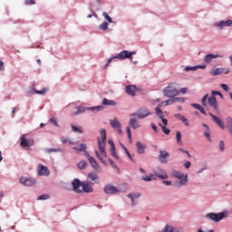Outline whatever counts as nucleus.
Returning a JSON list of instances; mask_svg holds the SVG:
<instances>
[{"label": "nucleus", "mask_w": 232, "mask_h": 232, "mask_svg": "<svg viewBox=\"0 0 232 232\" xmlns=\"http://www.w3.org/2000/svg\"><path fill=\"white\" fill-rule=\"evenodd\" d=\"M161 232H179V229L175 228L172 226L166 225Z\"/></svg>", "instance_id": "28"}, {"label": "nucleus", "mask_w": 232, "mask_h": 232, "mask_svg": "<svg viewBox=\"0 0 232 232\" xmlns=\"http://www.w3.org/2000/svg\"><path fill=\"white\" fill-rule=\"evenodd\" d=\"M155 111L156 115H158L160 119H161V121L163 122L164 126H168V120L164 118V112L162 111V110H160V107H156Z\"/></svg>", "instance_id": "19"}, {"label": "nucleus", "mask_w": 232, "mask_h": 232, "mask_svg": "<svg viewBox=\"0 0 232 232\" xmlns=\"http://www.w3.org/2000/svg\"><path fill=\"white\" fill-rule=\"evenodd\" d=\"M176 140H177V143L179 144V146H182V134L180 133V131H177Z\"/></svg>", "instance_id": "34"}, {"label": "nucleus", "mask_w": 232, "mask_h": 232, "mask_svg": "<svg viewBox=\"0 0 232 232\" xmlns=\"http://www.w3.org/2000/svg\"><path fill=\"white\" fill-rule=\"evenodd\" d=\"M85 155L92 168H93V169H99V163H97L95 158L92 157L88 152H85Z\"/></svg>", "instance_id": "15"}, {"label": "nucleus", "mask_w": 232, "mask_h": 232, "mask_svg": "<svg viewBox=\"0 0 232 232\" xmlns=\"http://www.w3.org/2000/svg\"><path fill=\"white\" fill-rule=\"evenodd\" d=\"M139 197H140V193H130L128 195V198L132 201V206H135V198H139Z\"/></svg>", "instance_id": "31"}, {"label": "nucleus", "mask_w": 232, "mask_h": 232, "mask_svg": "<svg viewBox=\"0 0 232 232\" xmlns=\"http://www.w3.org/2000/svg\"><path fill=\"white\" fill-rule=\"evenodd\" d=\"M87 179L91 180V184H99V175L95 172L89 173Z\"/></svg>", "instance_id": "20"}, {"label": "nucleus", "mask_w": 232, "mask_h": 232, "mask_svg": "<svg viewBox=\"0 0 232 232\" xmlns=\"http://www.w3.org/2000/svg\"><path fill=\"white\" fill-rule=\"evenodd\" d=\"M20 145L22 148H30V146H34V140L26 139L25 135L24 134L20 137Z\"/></svg>", "instance_id": "10"}, {"label": "nucleus", "mask_w": 232, "mask_h": 232, "mask_svg": "<svg viewBox=\"0 0 232 232\" xmlns=\"http://www.w3.org/2000/svg\"><path fill=\"white\" fill-rule=\"evenodd\" d=\"M142 180H145V182H151V180H153V174H151L150 176L145 175L141 177Z\"/></svg>", "instance_id": "36"}, {"label": "nucleus", "mask_w": 232, "mask_h": 232, "mask_svg": "<svg viewBox=\"0 0 232 232\" xmlns=\"http://www.w3.org/2000/svg\"><path fill=\"white\" fill-rule=\"evenodd\" d=\"M201 104H203V106H208H208H210L214 111H218V102H217V97H209V94H205L201 100Z\"/></svg>", "instance_id": "2"}, {"label": "nucleus", "mask_w": 232, "mask_h": 232, "mask_svg": "<svg viewBox=\"0 0 232 232\" xmlns=\"http://www.w3.org/2000/svg\"><path fill=\"white\" fill-rule=\"evenodd\" d=\"M186 99L184 98H173L171 101V104H175V102H184Z\"/></svg>", "instance_id": "40"}, {"label": "nucleus", "mask_w": 232, "mask_h": 232, "mask_svg": "<svg viewBox=\"0 0 232 232\" xmlns=\"http://www.w3.org/2000/svg\"><path fill=\"white\" fill-rule=\"evenodd\" d=\"M160 126H161V130L165 135H169L170 130L168 128H166V126L162 125L161 123H160Z\"/></svg>", "instance_id": "41"}, {"label": "nucleus", "mask_w": 232, "mask_h": 232, "mask_svg": "<svg viewBox=\"0 0 232 232\" xmlns=\"http://www.w3.org/2000/svg\"><path fill=\"white\" fill-rule=\"evenodd\" d=\"M126 155H127V157H129L130 160H131L132 162H135V160H133V157L131 156V153H130V151H127Z\"/></svg>", "instance_id": "57"}, {"label": "nucleus", "mask_w": 232, "mask_h": 232, "mask_svg": "<svg viewBox=\"0 0 232 232\" xmlns=\"http://www.w3.org/2000/svg\"><path fill=\"white\" fill-rule=\"evenodd\" d=\"M50 122H52V124H53V126H59V123L57 122V118H52L50 120Z\"/></svg>", "instance_id": "47"}, {"label": "nucleus", "mask_w": 232, "mask_h": 232, "mask_svg": "<svg viewBox=\"0 0 232 232\" xmlns=\"http://www.w3.org/2000/svg\"><path fill=\"white\" fill-rule=\"evenodd\" d=\"M208 115L211 116L212 121H214V122H215L216 124H218V126H219V128H221V130H226V125H224V121H222L220 120V118L215 116V114H213V113H211V112H209Z\"/></svg>", "instance_id": "17"}, {"label": "nucleus", "mask_w": 232, "mask_h": 232, "mask_svg": "<svg viewBox=\"0 0 232 232\" xmlns=\"http://www.w3.org/2000/svg\"><path fill=\"white\" fill-rule=\"evenodd\" d=\"M221 88L224 92H229V86H227V84L221 83Z\"/></svg>", "instance_id": "51"}, {"label": "nucleus", "mask_w": 232, "mask_h": 232, "mask_svg": "<svg viewBox=\"0 0 232 232\" xmlns=\"http://www.w3.org/2000/svg\"><path fill=\"white\" fill-rule=\"evenodd\" d=\"M20 184H23L24 186H35L36 180L30 178L22 177L19 179Z\"/></svg>", "instance_id": "11"}, {"label": "nucleus", "mask_w": 232, "mask_h": 232, "mask_svg": "<svg viewBox=\"0 0 232 232\" xmlns=\"http://www.w3.org/2000/svg\"><path fill=\"white\" fill-rule=\"evenodd\" d=\"M180 121L181 122H183V124H185V126H189V121L186 119L185 116H183V118Z\"/></svg>", "instance_id": "50"}, {"label": "nucleus", "mask_w": 232, "mask_h": 232, "mask_svg": "<svg viewBox=\"0 0 232 232\" xmlns=\"http://www.w3.org/2000/svg\"><path fill=\"white\" fill-rule=\"evenodd\" d=\"M50 175V169H48V167L44 165L38 166V176L39 177H48Z\"/></svg>", "instance_id": "14"}, {"label": "nucleus", "mask_w": 232, "mask_h": 232, "mask_svg": "<svg viewBox=\"0 0 232 232\" xmlns=\"http://www.w3.org/2000/svg\"><path fill=\"white\" fill-rule=\"evenodd\" d=\"M155 175L158 177V179H161L162 180H166L169 179L168 173H166V171L162 169L155 171Z\"/></svg>", "instance_id": "22"}, {"label": "nucleus", "mask_w": 232, "mask_h": 232, "mask_svg": "<svg viewBox=\"0 0 232 232\" xmlns=\"http://www.w3.org/2000/svg\"><path fill=\"white\" fill-rule=\"evenodd\" d=\"M151 128H152V130H154L155 133L158 132L157 125H155V123H151Z\"/></svg>", "instance_id": "61"}, {"label": "nucleus", "mask_w": 232, "mask_h": 232, "mask_svg": "<svg viewBox=\"0 0 232 232\" xmlns=\"http://www.w3.org/2000/svg\"><path fill=\"white\" fill-rule=\"evenodd\" d=\"M191 106L193 108H196V110H198L200 111V113H203V115H207L206 110H204V107H202L200 104H198V103H192Z\"/></svg>", "instance_id": "29"}, {"label": "nucleus", "mask_w": 232, "mask_h": 232, "mask_svg": "<svg viewBox=\"0 0 232 232\" xmlns=\"http://www.w3.org/2000/svg\"><path fill=\"white\" fill-rule=\"evenodd\" d=\"M214 26H216L219 30H222L224 26H232V20L231 19H228L227 21L221 20L214 24Z\"/></svg>", "instance_id": "13"}, {"label": "nucleus", "mask_w": 232, "mask_h": 232, "mask_svg": "<svg viewBox=\"0 0 232 232\" xmlns=\"http://www.w3.org/2000/svg\"><path fill=\"white\" fill-rule=\"evenodd\" d=\"M73 150L78 152L79 151H86V144H80L76 147H73Z\"/></svg>", "instance_id": "33"}, {"label": "nucleus", "mask_w": 232, "mask_h": 232, "mask_svg": "<svg viewBox=\"0 0 232 232\" xmlns=\"http://www.w3.org/2000/svg\"><path fill=\"white\" fill-rule=\"evenodd\" d=\"M126 131H127V134H128V139H129V140H130V142L131 144V142H132V140H131V129L130 127H127L126 128Z\"/></svg>", "instance_id": "42"}, {"label": "nucleus", "mask_w": 232, "mask_h": 232, "mask_svg": "<svg viewBox=\"0 0 232 232\" xmlns=\"http://www.w3.org/2000/svg\"><path fill=\"white\" fill-rule=\"evenodd\" d=\"M172 175L176 179H180V180L178 182V186H186V184H188V175L184 176L182 172H179L177 170H174Z\"/></svg>", "instance_id": "8"}, {"label": "nucleus", "mask_w": 232, "mask_h": 232, "mask_svg": "<svg viewBox=\"0 0 232 232\" xmlns=\"http://www.w3.org/2000/svg\"><path fill=\"white\" fill-rule=\"evenodd\" d=\"M184 167L186 168V169H189V168H191V162L187 161L184 165Z\"/></svg>", "instance_id": "56"}, {"label": "nucleus", "mask_w": 232, "mask_h": 232, "mask_svg": "<svg viewBox=\"0 0 232 232\" xmlns=\"http://www.w3.org/2000/svg\"><path fill=\"white\" fill-rule=\"evenodd\" d=\"M101 138H98V147L101 155L106 157V130L102 129L100 131Z\"/></svg>", "instance_id": "3"}, {"label": "nucleus", "mask_w": 232, "mask_h": 232, "mask_svg": "<svg viewBox=\"0 0 232 232\" xmlns=\"http://www.w3.org/2000/svg\"><path fill=\"white\" fill-rule=\"evenodd\" d=\"M61 142H63V144H66V142H68V140H66V138L63 137V138H61Z\"/></svg>", "instance_id": "63"}, {"label": "nucleus", "mask_w": 232, "mask_h": 232, "mask_svg": "<svg viewBox=\"0 0 232 232\" xmlns=\"http://www.w3.org/2000/svg\"><path fill=\"white\" fill-rule=\"evenodd\" d=\"M109 144L111 146V153L114 159L119 160V155L117 154V150H115V143H113V140H110Z\"/></svg>", "instance_id": "23"}, {"label": "nucleus", "mask_w": 232, "mask_h": 232, "mask_svg": "<svg viewBox=\"0 0 232 232\" xmlns=\"http://www.w3.org/2000/svg\"><path fill=\"white\" fill-rule=\"evenodd\" d=\"M222 59V55H220V54H213V53H208V54H207L206 56H205V58H204V61H205V63H211L212 61H213V59Z\"/></svg>", "instance_id": "21"}, {"label": "nucleus", "mask_w": 232, "mask_h": 232, "mask_svg": "<svg viewBox=\"0 0 232 232\" xmlns=\"http://www.w3.org/2000/svg\"><path fill=\"white\" fill-rule=\"evenodd\" d=\"M34 93H36V95H45V93H48V92H50V90L48 89V87H45L41 91H39L37 89H34Z\"/></svg>", "instance_id": "32"}, {"label": "nucleus", "mask_w": 232, "mask_h": 232, "mask_svg": "<svg viewBox=\"0 0 232 232\" xmlns=\"http://www.w3.org/2000/svg\"><path fill=\"white\" fill-rule=\"evenodd\" d=\"M5 70V63L0 61V72H3Z\"/></svg>", "instance_id": "60"}, {"label": "nucleus", "mask_w": 232, "mask_h": 232, "mask_svg": "<svg viewBox=\"0 0 232 232\" xmlns=\"http://www.w3.org/2000/svg\"><path fill=\"white\" fill-rule=\"evenodd\" d=\"M130 126H131L132 130H138V128H140V124H139V121L135 118H130L129 121Z\"/></svg>", "instance_id": "25"}, {"label": "nucleus", "mask_w": 232, "mask_h": 232, "mask_svg": "<svg viewBox=\"0 0 232 232\" xmlns=\"http://www.w3.org/2000/svg\"><path fill=\"white\" fill-rule=\"evenodd\" d=\"M179 151H181V153H185L188 155V159H191V154L188 150H185L184 149H179Z\"/></svg>", "instance_id": "49"}, {"label": "nucleus", "mask_w": 232, "mask_h": 232, "mask_svg": "<svg viewBox=\"0 0 232 232\" xmlns=\"http://www.w3.org/2000/svg\"><path fill=\"white\" fill-rule=\"evenodd\" d=\"M217 95H219V97L221 99L224 98V95H222L220 92H218V91H212L211 92V97H217Z\"/></svg>", "instance_id": "39"}, {"label": "nucleus", "mask_w": 232, "mask_h": 232, "mask_svg": "<svg viewBox=\"0 0 232 232\" xmlns=\"http://www.w3.org/2000/svg\"><path fill=\"white\" fill-rule=\"evenodd\" d=\"M136 148L138 150V153L140 155H144V153H146L145 150H146V145H143L142 143H140V141H137L136 143Z\"/></svg>", "instance_id": "24"}, {"label": "nucleus", "mask_w": 232, "mask_h": 232, "mask_svg": "<svg viewBox=\"0 0 232 232\" xmlns=\"http://www.w3.org/2000/svg\"><path fill=\"white\" fill-rule=\"evenodd\" d=\"M207 218H210V220H213L214 222H220L222 218H227V212H220L218 214L208 213L207 214Z\"/></svg>", "instance_id": "7"}, {"label": "nucleus", "mask_w": 232, "mask_h": 232, "mask_svg": "<svg viewBox=\"0 0 232 232\" xmlns=\"http://www.w3.org/2000/svg\"><path fill=\"white\" fill-rule=\"evenodd\" d=\"M98 159L102 164H106V160L102 156Z\"/></svg>", "instance_id": "64"}, {"label": "nucleus", "mask_w": 232, "mask_h": 232, "mask_svg": "<svg viewBox=\"0 0 232 232\" xmlns=\"http://www.w3.org/2000/svg\"><path fill=\"white\" fill-rule=\"evenodd\" d=\"M179 92H180V93H182V94L188 93V88H181V89L179 90Z\"/></svg>", "instance_id": "59"}, {"label": "nucleus", "mask_w": 232, "mask_h": 232, "mask_svg": "<svg viewBox=\"0 0 232 232\" xmlns=\"http://www.w3.org/2000/svg\"><path fill=\"white\" fill-rule=\"evenodd\" d=\"M104 192L107 195H115V193H119V189H117L114 186L112 185H106L104 187Z\"/></svg>", "instance_id": "18"}, {"label": "nucleus", "mask_w": 232, "mask_h": 232, "mask_svg": "<svg viewBox=\"0 0 232 232\" xmlns=\"http://www.w3.org/2000/svg\"><path fill=\"white\" fill-rule=\"evenodd\" d=\"M151 115V111L148 108H140L137 111V112H134L130 114V117H137L138 119H146V117H150Z\"/></svg>", "instance_id": "6"}, {"label": "nucleus", "mask_w": 232, "mask_h": 232, "mask_svg": "<svg viewBox=\"0 0 232 232\" xmlns=\"http://www.w3.org/2000/svg\"><path fill=\"white\" fill-rule=\"evenodd\" d=\"M174 117L176 119H179V121H181L184 118V115H182V114H175Z\"/></svg>", "instance_id": "55"}, {"label": "nucleus", "mask_w": 232, "mask_h": 232, "mask_svg": "<svg viewBox=\"0 0 232 232\" xmlns=\"http://www.w3.org/2000/svg\"><path fill=\"white\" fill-rule=\"evenodd\" d=\"M79 169H86V166H88V162L86 160H82L77 164Z\"/></svg>", "instance_id": "35"}, {"label": "nucleus", "mask_w": 232, "mask_h": 232, "mask_svg": "<svg viewBox=\"0 0 232 232\" xmlns=\"http://www.w3.org/2000/svg\"><path fill=\"white\" fill-rule=\"evenodd\" d=\"M50 198V196L47 194H44L38 198V200H48Z\"/></svg>", "instance_id": "45"}, {"label": "nucleus", "mask_w": 232, "mask_h": 232, "mask_svg": "<svg viewBox=\"0 0 232 232\" xmlns=\"http://www.w3.org/2000/svg\"><path fill=\"white\" fill-rule=\"evenodd\" d=\"M163 184H164L165 186H171L172 182H171V181H166V180H164V181H163Z\"/></svg>", "instance_id": "62"}, {"label": "nucleus", "mask_w": 232, "mask_h": 232, "mask_svg": "<svg viewBox=\"0 0 232 232\" xmlns=\"http://www.w3.org/2000/svg\"><path fill=\"white\" fill-rule=\"evenodd\" d=\"M72 131L75 133H82V127H76L74 125H71Z\"/></svg>", "instance_id": "37"}, {"label": "nucleus", "mask_w": 232, "mask_h": 232, "mask_svg": "<svg viewBox=\"0 0 232 232\" xmlns=\"http://www.w3.org/2000/svg\"><path fill=\"white\" fill-rule=\"evenodd\" d=\"M86 111V109H84L82 106H76L72 111V115H79V113H84Z\"/></svg>", "instance_id": "26"}, {"label": "nucleus", "mask_w": 232, "mask_h": 232, "mask_svg": "<svg viewBox=\"0 0 232 232\" xmlns=\"http://www.w3.org/2000/svg\"><path fill=\"white\" fill-rule=\"evenodd\" d=\"M191 70H192V71H195V70H197V67H196V66H195V67L187 66V67L185 68V72H191Z\"/></svg>", "instance_id": "53"}, {"label": "nucleus", "mask_w": 232, "mask_h": 232, "mask_svg": "<svg viewBox=\"0 0 232 232\" xmlns=\"http://www.w3.org/2000/svg\"><path fill=\"white\" fill-rule=\"evenodd\" d=\"M158 159L162 164H168V159H169V152L166 150H160V155Z\"/></svg>", "instance_id": "12"}, {"label": "nucleus", "mask_w": 232, "mask_h": 232, "mask_svg": "<svg viewBox=\"0 0 232 232\" xmlns=\"http://www.w3.org/2000/svg\"><path fill=\"white\" fill-rule=\"evenodd\" d=\"M163 93L166 97H177L179 95V83L171 82L164 90Z\"/></svg>", "instance_id": "4"}, {"label": "nucleus", "mask_w": 232, "mask_h": 232, "mask_svg": "<svg viewBox=\"0 0 232 232\" xmlns=\"http://www.w3.org/2000/svg\"><path fill=\"white\" fill-rule=\"evenodd\" d=\"M47 151H48L49 153L57 152V151H63V149H61V148L53 149H53H48Z\"/></svg>", "instance_id": "46"}, {"label": "nucleus", "mask_w": 232, "mask_h": 232, "mask_svg": "<svg viewBox=\"0 0 232 232\" xmlns=\"http://www.w3.org/2000/svg\"><path fill=\"white\" fill-rule=\"evenodd\" d=\"M133 53H135L128 52L127 50H123L120 53H118L116 56L109 58L104 68H108V66H110V64L111 63V61H113V59H120V61H124V59H131V56L133 55Z\"/></svg>", "instance_id": "5"}, {"label": "nucleus", "mask_w": 232, "mask_h": 232, "mask_svg": "<svg viewBox=\"0 0 232 232\" xmlns=\"http://www.w3.org/2000/svg\"><path fill=\"white\" fill-rule=\"evenodd\" d=\"M25 5H35V1H34V0H25Z\"/></svg>", "instance_id": "58"}, {"label": "nucleus", "mask_w": 232, "mask_h": 232, "mask_svg": "<svg viewBox=\"0 0 232 232\" xmlns=\"http://www.w3.org/2000/svg\"><path fill=\"white\" fill-rule=\"evenodd\" d=\"M102 105L103 106H116L117 102H115V101H113V100H108V99L104 98L102 100Z\"/></svg>", "instance_id": "27"}, {"label": "nucleus", "mask_w": 232, "mask_h": 232, "mask_svg": "<svg viewBox=\"0 0 232 232\" xmlns=\"http://www.w3.org/2000/svg\"><path fill=\"white\" fill-rule=\"evenodd\" d=\"M224 72L223 68H217V69H212L210 71V74L213 75V77L217 76V75H220L222 72Z\"/></svg>", "instance_id": "30"}, {"label": "nucleus", "mask_w": 232, "mask_h": 232, "mask_svg": "<svg viewBox=\"0 0 232 232\" xmlns=\"http://www.w3.org/2000/svg\"><path fill=\"white\" fill-rule=\"evenodd\" d=\"M72 190L75 193H93V188L87 181H82L75 179L72 181Z\"/></svg>", "instance_id": "1"}, {"label": "nucleus", "mask_w": 232, "mask_h": 232, "mask_svg": "<svg viewBox=\"0 0 232 232\" xmlns=\"http://www.w3.org/2000/svg\"><path fill=\"white\" fill-rule=\"evenodd\" d=\"M125 93H127V95H130V97H135V93H137V86L127 85L125 87Z\"/></svg>", "instance_id": "16"}, {"label": "nucleus", "mask_w": 232, "mask_h": 232, "mask_svg": "<svg viewBox=\"0 0 232 232\" xmlns=\"http://www.w3.org/2000/svg\"><path fill=\"white\" fill-rule=\"evenodd\" d=\"M103 17H105L106 21H108V23H113V20L108 15V13L103 12L102 13Z\"/></svg>", "instance_id": "43"}, {"label": "nucleus", "mask_w": 232, "mask_h": 232, "mask_svg": "<svg viewBox=\"0 0 232 232\" xmlns=\"http://www.w3.org/2000/svg\"><path fill=\"white\" fill-rule=\"evenodd\" d=\"M172 101H173V99L162 102L161 103L159 104L158 108H160L162 106H168L169 104H173V103H171Z\"/></svg>", "instance_id": "38"}, {"label": "nucleus", "mask_w": 232, "mask_h": 232, "mask_svg": "<svg viewBox=\"0 0 232 232\" xmlns=\"http://www.w3.org/2000/svg\"><path fill=\"white\" fill-rule=\"evenodd\" d=\"M219 150H220V151H224V150H225V145H224V141L223 140H221L219 142Z\"/></svg>", "instance_id": "52"}, {"label": "nucleus", "mask_w": 232, "mask_h": 232, "mask_svg": "<svg viewBox=\"0 0 232 232\" xmlns=\"http://www.w3.org/2000/svg\"><path fill=\"white\" fill-rule=\"evenodd\" d=\"M109 163L112 168H115V169H118L117 164L114 163L113 160H109Z\"/></svg>", "instance_id": "54"}, {"label": "nucleus", "mask_w": 232, "mask_h": 232, "mask_svg": "<svg viewBox=\"0 0 232 232\" xmlns=\"http://www.w3.org/2000/svg\"><path fill=\"white\" fill-rule=\"evenodd\" d=\"M110 124L111 128H113V130L119 133V135H122V130H121V122L117 118L110 120Z\"/></svg>", "instance_id": "9"}, {"label": "nucleus", "mask_w": 232, "mask_h": 232, "mask_svg": "<svg viewBox=\"0 0 232 232\" xmlns=\"http://www.w3.org/2000/svg\"><path fill=\"white\" fill-rule=\"evenodd\" d=\"M108 23L107 22H103L101 25H100V30H108Z\"/></svg>", "instance_id": "44"}, {"label": "nucleus", "mask_w": 232, "mask_h": 232, "mask_svg": "<svg viewBox=\"0 0 232 232\" xmlns=\"http://www.w3.org/2000/svg\"><path fill=\"white\" fill-rule=\"evenodd\" d=\"M89 110H91L92 111H93L94 110H97V111H99V110H104V107L102 106L91 107L89 108Z\"/></svg>", "instance_id": "48"}]
</instances>
